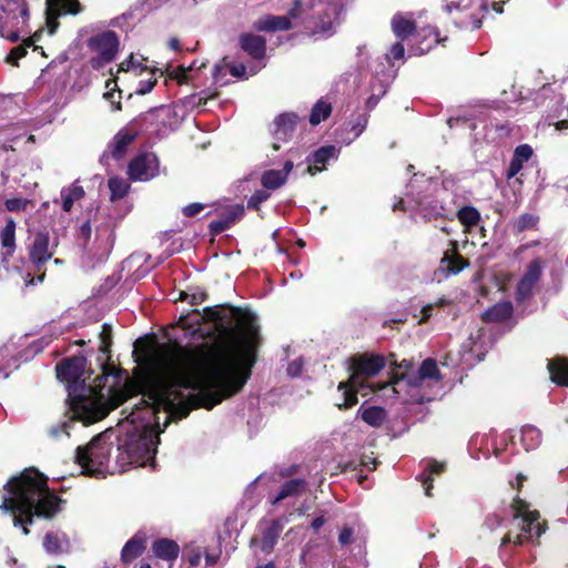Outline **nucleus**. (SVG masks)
I'll list each match as a JSON object with an SVG mask.
<instances>
[{
    "label": "nucleus",
    "instance_id": "22",
    "mask_svg": "<svg viewBox=\"0 0 568 568\" xmlns=\"http://www.w3.org/2000/svg\"><path fill=\"white\" fill-rule=\"evenodd\" d=\"M0 241L2 246V261L7 262L12 256L16 248V222L9 219L6 226L0 232Z\"/></svg>",
    "mask_w": 568,
    "mask_h": 568
},
{
    "label": "nucleus",
    "instance_id": "17",
    "mask_svg": "<svg viewBox=\"0 0 568 568\" xmlns=\"http://www.w3.org/2000/svg\"><path fill=\"white\" fill-rule=\"evenodd\" d=\"M339 150L334 145H326L320 148L312 155L311 164L307 168V172L312 175L322 172L326 169V163L329 160H336L338 156Z\"/></svg>",
    "mask_w": 568,
    "mask_h": 568
},
{
    "label": "nucleus",
    "instance_id": "3",
    "mask_svg": "<svg viewBox=\"0 0 568 568\" xmlns=\"http://www.w3.org/2000/svg\"><path fill=\"white\" fill-rule=\"evenodd\" d=\"M83 371L84 358L82 357L65 358L57 366L58 378L69 383V400L73 418L84 424L94 423L132 397L135 385L130 379L119 386L105 385L111 375L114 383L120 384L121 376L114 373V367L102 364V374L94 379V385L79 382Z\"/></svg>",
    "mask_w": 568,
    "mask_h": 568
},
{
    "label": "nucleus",
    "instance_id": "6",
    "mask_svg": "<svg viewBox=\"0 0 568 568\" xmlns=\"http://www.w3.org/2000/svg\"><path fill=\"white\" fill-rule=\"evenodd\" d=\"M446 11L458 28L476 30L480 28L486 14V3L477 0H450L446 4Z\"/></svg>",
    "mask_w": 568,
    "mask_h": 568
},
{
    "label": "nucleus",
    "instance_id": "21",
    "mask_svg": "<svg viewBox=\"0 0 568 568\" xmlns=\"http://www.w3.org/2000/svg\"><path fill=\"white\" fill-rule=\"evenodd\" d=\"M253 27L257 31H284L292 28V22L288 17L284 16H264L257 19Z\"/></svg>",
    "mask_w": 568,
    "mask_h": 568
},
{
    "label": "nucleus",
    "instance_id": "42",
    "mask_svg": "<svg viewBox=\"0 0 568 568\" xmlns=\"http://www.w3.org/2000/svg\"><path fill=\"white\" fill-rule=\"evenodd\" d=\"M244 211V206L241 204L227 205L221 210V216L225 217L232 225L243 217Z\"/></svg>",
    "mask_w": 568,
    "mask_h": 568
},
{
    "label": "nucleus",
    "instance_id": "5",
    "mask_svg": "<svg viewBox=\"0 0 568 568\" xmlns=\"http://www.w3.org/2000/svg\"><path fill=\"white\" fill-rule=\"evenodd\" d=\"M513 507L515 515L511 529L503 537V546L511 542L520 546L526 541H534V538H538L545 531L542 524L538 521L539 514L530 511L525 501L516 499Z\"/></svg>",
    "mask_w": 568,
    "mask_h": 568
},
{
    "label": "nucleus",
    "instance_id": "56",
    "mask_svg": "<svg viewBox=\"0 0 568 568\" xmlns=\"http://www.w3.org/2000/svg\"><path fill=\"white\" fill-rule=\"evenodd\" d=\"M303 363L301 359L293 361L287 367V374L292 377H296L302 372Z\"/></svg>",
    "mask_w": 568,
    "mask_h": 568
},
{
    "label": "nucleus",
    "instance_id": "37",
    "mask_svg": "<svg viewBox=\"0 0 568 568\" xmlns=\"http://www.w3.org/2000/svg\"><path fill=\"white\" fill-rule=\"evenodd\" d=\"M332 112V106L324 100H318L312 109L310 115V123L312 125H317L322 121L326 120Z\"/></svg>",
    "mask_w": 568,
    "mask_h": 568
},
{
    "label": "nucleus",
    "instance_id": "35",
    "mask_svg": "<svg viewBox=\"0 0 568 568\" xmlns=\"http://www.w3.org/2000/svg\"><path fill=\"white\" fill-rule=\"evenodd\" d=\"M144 550V544L143 540L140 538H132L130 539L121 551V558L124 562H130L136 557H139Z\"/></svg>",
    "mask_w": 568,
    "mask_h": 568
},
{
    "label": "nucleus",
    "instance_id": "36",
    "mask_svg": "<svg viewBox=\"0 0 568 568\" xmlns=\"http://www.w3.org/2000/svg\"><path fill=\"white\" fill-rule=\"evenodd\" d=\"M108 186L111 192V201L123 199L130 190V184L124 179L118 176L110 178Z\"/></svg>",
    "mask_w": 568,
    "mask_h": 568
},
{
    "label": "nucleus",
    "instance_id": "9",
    "mask_svg": "<svg viewBox=\"0 0 568 568\" xmlns=\"http://www.w3.org/2000/svg\"><path fill=\"white\" fill-rule=\"evenodd\" d=\"M88 48L91 52L90 64L99 70L115 58L119 51V38L114 31H102L89 39Z\"/></svg>",
    "mask_w": 568,
    "mask_h": 568
},
{
    "label": "nucleus",
    "instance_id": "52",
    "mask_svg": "<svg viewBox=\"0 0 568 568\" xmlns=\"http://www.w3.org/2000/svg\"><path fill=\"white\" fill-rule=\"evenodd\" d=\"M91 224L89 221L82 223L78 231V237L80 241H82L83 245L87 246L90 236H91Z\"/></svg>",
    "mask_w": 568,
    "mask_h": 568
},
{
    "label": "nucleus",
    "instance_id": "38",
    "mask_svg": "<svg viewBox=\"0 0 568 568\" xmlns=\"http://www.w3.org/2000/svg\"><path fill=\"white\" fill-rule=\"evenodd\" d=\"M145 61L144 58L135 57L134 54H130V57L120 63L118 68V72H134L135 74H141L143 71L148 70V67L143 64Z\"/></svg>",
    "mask_w": 568,
    "mask_h": 568
},
{
    "label": "nucleus",
    "instance_id": "43",
    "mask_svg": "<svg viewBox=\"0 0 568 568\" xmlns=\"http://www.w3.org/2000/svg\"><path fill=\"white\" fill-rule=\"evenodd\" d=\"M116 82L114 80H108L105 88L109 90L104 93V99L108 100L114 110H121V92L115 90Z\"/></svg>",
    "mask_w": 568,
    "mask_h": 568
},
{
    "label": "nucleus",
    "instance_id": "48",
    "mask_svg": "<svg viewBox=\"0 0 568 568\" xmlns=\"http://www.w3.org/2000/svg\"><path fill=\"white\" fill-rule=\"evenodd\" d=\"M31 202L21 197L8 199L6 201V209L10 212L24 211Z\"/></svg>",
    "mask_w": 568,
    "mask_h": 568
},
{
    "label": "nucleus",
    "instance_id": "30",
    "mask_svg": "<svg viewBox=\"0 0 568 568\" xmlns=\"http://www.w3.org/2000/svg\"><path fill=\"white\" fill-rule=\"evenodd\" d=\"M368 123V115L358 113L352 116V119L346 123V131L352 134L348 139H343V142L349 144L352 141L357 139L366 129Z\"/></svg>",
    "mask_w": 568,
    "mask_h": 568
},
{
    "label": "nucleus",
    "instance_id": "28",
    "mask_svg": "<svg viewBox=\"0 0 568 568\" xmlns=\"http://www.w3.org/2000/svg\"><path fill=\"white\" fill-rule=\"evenodd\" d=\"M135 139V133L130 132L129 130H121L113 139V142L111 144L112 148V156L114 159H121L128 146L133 142Z\"/></svg>",
    "mask_w": 568,
    "mask_h": 568
},
{
    "label": "nucleus",
    "instance_id": "24",
    "mask_svg": "<svg viewBox=\"0 0 568 568\" xmlns=\"http://www.w3.org/2000/svg\"><path fill=\"white\" fill-rule=\"evenodd\" d=\"M423 473L418 476V479L422 481L425 495L430 497L432 496V481L435 476L442 474L445 469L444 463H438L436 460H427L424 463L423 466Z\"/></svg>",
    "mask_w": 568,
    "mask_h": 568
},
{
    "label": "nucleus",
    "instance_id": "4",
    "mask_svg": "<svg viewBox=\"0 0 568 568\" xmlns=\"http://www.w3.org/2000/svg\"><path fill=\"white\" fill-rule=\"evenodd\" d=\"M0 509L13 517V525L24 535L33 516L51 518L60 509V498L48 488V478L38 470L26 469L4 486Z\"/></svg>",
    "mask_w": 568,
    "mask_h": 568
},
{
    "label": "nucleus",
    "instance_id": "41",
    "mask_svg": "<svg viewBox=\"0 0 568 568\" xmlns=\"http://www.w3.org/2000/svg\"><path fill=\"white\" fill-rule=\"evenodd\" d=\"M387 82L385 80H377V83L372 88V94L366 100V106L372 110L376 106L379 99L386 93Z\"/></svg>",
    "mask_w": 568,
    "mask_h": 568
},
{
    "label": "nucleus",
    "instance_id": "31",
    "mask_svg": "<svg viewBox=\"0 0 568 568\" xmlns=\"http://www.w3.org/2000/svg\"><path fill=\"white\" fill-rule=\"evenodd\" d=\"M392 29L397 38L404 40L413 33L415 26L410 19L398 13L392 19Z\"/></svg>",
    "mask_w": 568,
    "mask_h": 568
},
{
    "label": "nucleus",
    "instance_id": "40",
    "mask_svg": "<svg viewBox=\"0 0 568 568\" xmlns=\"http://www.w3.org/2000/svg\"><path fill=\"white\" fill-rule=\"evenodd\" d=\"M206 298V293L200 288H190L189 291H181L179 293V300L180 301H186L191 305H199Z\"/></svg>",
    "mask_w": 568,
    "mask_h": 568
},
{
    "label": "nucleus",
    "instance_id": "58",
    "mask_svg": "<svg viewBox=\"0 0 568 568\" xmlns=\"http://www.w3.org/2000/svg\"><path fill=\"white\" fill-rule=\"evenodd\" d=\"M430 311H432V305H426L422 308L420 311V314H422V317L419 318V323H424L426 322L429 317H430Z\"/></svg>",
    "mask_w": 568,
    "mask_h": 568
},
{
    "label": "nucleus",
    "instance_id": "46",
    "mask_svg": "<svg viewBox=\"0 0 568 568\" xmlns=\"http://www.w3.org/2000/svg\"><path fill=\"white\" fill-rule=\"evenodd\" d=\"M36 40L37 34H34L29 41H27L24 45H18L13 48L8 57V61L12 64H17L18 60H20L27 54L26 47L34 45Z\"/></svg>",
    "mask_w": 568,
    "mask_h": 568
},
{
    "label": "nucleus",
    "instance_id": "12",
    "mask_svg": "<svg viewBox=\"0 0 568 568\" xmlns=\"http://www.w3.org/2000/svg\"><path fill=\"white\" fill-rule=\"evenodd\" d=\"M45 19L49 33L53 34L58 28L57 19L64 14H77L81 11L78 0H47Z\"/></svg>",
    "mask_w": 568,
    "mask_h": 568
},
{
    "label": "nucleus",
    "instance_id": "54",
    "mask_svg": "<svg viewBox=\"0 0 568 568\" xmlns=\"http://www.w3.org/2000/svg\"><path fill=\"white\" fill-rule=\"evenodd\" d=\"M155 83L156 79H148L145 81H140L135 92L141 95L146 94L151 92Z\"/></svg>",
    "mask_w": 568,
    "mask_h": 568
},
{
    "label": "nucleus",
    "instance_id": "63",
    "mask_svg": "<svg viewBox=\"0 0 568 568\" xmlns=\"http://www.w3.org/2000/svg\"><path fill=\"white\" fill-rule=\"evenodd\" d=\"M301 7H302V1L297 0L295 2V7L290 11V16L292 18H296L297 17V12H298Z\"/></svg>",
    "mask_w": 568,
    "mask_h": 568
},
{
    "label": "nucleus",
    "instance_id": "16",
    "mask_svg": "<svg viewBox=\"0 0 568 568\" xmlns=\"http://www.w3.org/2000/svg\"><path fill=\"white\" fill-rule=\"evenodd\" d=\"M297 122V116L294 113H284L278 115L274 121L273 134L275 142L273 143V149L278 150L280 141H286L290 139L295 131Z\"/></svg>",
    "mask_w": 568,
    "mask_h": 568
},
{
    "label": "nucleus",
    "instance_id": "50",
    "mask_svg": "<svg viewBox=\"0 0 568 568\" xmlns=\"http://www.w3.org/2000/svg\"><path fill=\"white\" fill-rule=\"evenodd\" d=\"M195 68V64H190L189 67L179 65L171 72V77L176 79L179 82H184L189 78V72H191Z\"/></svg>",
    "mask_w": 568,
    "mask_h": 568
},
{
    "label": "nucleus",
    "instance_id": "20",
    "mask_svg": "<svg viewBox=\"0 0 568 568\" xmlns=\"http://www.w3.org/2000/svg\"><path fill=\"white\" fill-rule=\"evenodd\" d=\"M241 48L254 60H262L265 57V40L256 34L245 33L240 38Z\"/></svg>",
    "mask_w": 568,
    "mask_h": 568
},
{
    "label": "nucleus",
    "instance_id": "10",
    "mask_svg": "<svg viewBox=\"0 0 568 568\" xmlns=\"http://www.w3.org/2000/svg\"><path fill=\"white\" fill-rule=\"evenodd\" d=\"M160 173L159 159L154 153H142L129 164L128 174L133 181H149Z\"/></svg>",
    "mask_w": 568,
    "mask_h": 568
},
{
    "label": "nucleus",
    "instance_id": "11",
    "mask_svg": "<svg viewBox=\"0 0 568 568\" xmlns=\"http://www.w3.org/2000/svg\"><path fill=\"white\" fill-rule=\"evenodd\" d=\"M42 547L48 555L62 556L74 549L75 540L64 530L51 529L44 534Z\"/></svg>",
    "mask_w": 568,
    "mask_h": 568
},
{
    "label": "nucleus",
    "instance_id": "1",
    "mask_svg": "<svg viewBox=\"0 0 568 568\" xmlns=\"http://www.w3.org/2000/svg\"><path fill=\"white\" fill-rule=\"evenodd\" d=\"M257 331L245 324L225 347L165 346L154 363L143 396L120 427L108 429L77 448L82 474L105 476L131 467H154L159 435L170 419L186 417L194 406L213 408L242 389L255 361Z\"/></svg>",
    "mask_w": 568,
    "mask_h": 568
},
{
    "label": "nucleus",
    "instance_id": "61",
    "mask_svg": "<svg viewBox=\"0 0 568 568\" xmlns=\"http://www.w3.org/2000/svg\"><path fill=\"white\" fill-rule=\"evenodd\" d=\"M557 131L568 130V120H561L555 123Z\"/></svg>",
    "mask_w": 568,
    "mask_h": 568
},
{
    "label": "nucleus",
    "instance_id": "39",
    "mask_svg": "<svg viewBox=\"0 0 568 568\" xmlns=\"http://www.w3.org/2000/svg\"><path fill=\"white\" fill-rule=\"evenodd\" d=\"M458 220L460 223L468 227L475 226L480 219L479 212L471 206H464L457 213Z\"/></svg>",
    "mask_w": 568,
    "mask_h": 568
},
{
    "label": "nucleus",
    "instance_id": "23",
    "mask_svg": "<svg viewBox=\"0 0 568 568\" xmlns=\"http://www.w3.org/2000/svg\"><path fill=\"white\" fill-rule=\"evenodd\" d=\"M152 551L160 559L173 561L180 554V547L172 539L161 538L153 542Z\"/></svg>",
    "mask_w": 568,
    "mask_h": 568
},
{
    "label": "nucleus",
    "instance_id": "18",
    "mask_svg": "<svg viewBox=\"0 0 568 568\" xmlns=\"http://www.w3.org/2000/svg\"><path fill=\"white\" fill-rule=\"evenodd\" d=\"M287 519H275L264 528L260 540L261 550L265 554H270L276 545Z\"/></svg>",
    "mask_w": 568,
    "mask_h": 568
},
{
    "label": "nucleus",
    "instance_id": "34",
    "mask_svg": "<svg viewBox=\"0 0 568 568\" xmlns=\"http://www.w3.org/2000/svg\"><path fill=\"white\" fill-rule=\"evenodd\" d=\"M423 40L413 49L415 54H424L428 52L434 44L439 42L438 31L435 28L428 27L423 30Z\"/></svg>",
    "mask_w": 568,
    "mask_h": 568
},
{
    "label": "nucleus",
    "instance_id": "25",
    "mask_svg": "<svg viewBox=\"0 0 568 568\" xmlns=\"http://www.w3.org/2000/svg\"><path fill=\"white\" fill-rule=\"evenodd\" d=\"M550 379L562 386L568 387V361L565 358H554L548 362Z\"/></svg>",
    "mask_w": 568,
    "mask_h": 568
},
{
    "label": "nucleus",
    "instance_id": "47",
    "mask_svg": "<svg viewBox=\"0 0 568 568\" xmlns=\"http://www.w3.org/2000/svg\"><path fill=\"white\" fill-rule=\"evenodd\" d=\"M443 262H447V271L453 274H457L468 266V263L460 255L444 257Z\"/></svg>",
    "mask_w": 568,
    "mask_h": 568
},
{
    "label": "nucleus",
    "instance_id": "53",
    "mask_svg": "<svg viewBox=\"0 0 568 568\" xmlns=\"http://www.w3.org/2000/svg\"><path fill=\"white\" fill-rule=\"evenodd\" d=\"M231 226V223L225 217L212 221L210 227L215 233H222Z\"/></svg>",
    "mask_w": 568,
    "mask_h": 568
},
{
    "label": "nucleus",
    "instance_id": "29",
    "mask_svg": "<svg viewBox=\"0 0 568 568\" xmlns=\"http://www.w3.org/2000/svg\"><path fill=\"white\" fill-rule=\"evenodd\" d=\"M513 313V305L510 302H500L495 304L491 308L483 314L485 322H501L507 320Z\"/></svg>",
    "mask_w": 568,
    "mask_h": 568
},
{
    "label": "nucleus",
    "instance_id": "62",
    "mask_svg": "<svg viewBox=\"0 0 568 568\" xmlns=\"http://www.w3.org/2000/svg\"><path fill=\"white\" fill-rule=\"evenodd\" d=\"M169 47L172 50L178 51V50H180V41L176 38H172L169 41Z\"/></svg>",
    "mask_w": 568,
    "mask_h": 568
},
{
    "label": "nucleus",
    "instance_id": "45",
    "mask_svg": "<svg viewBox=\"0 0 568 568\" xmlns=\"http://www.w3.org/2000/svg\"><path fill=\"white\" fill-rule=\"evenodd\" d=\"M112 327L109 324H103L100 332V352L108 355L111 347Z\"/></svg>",
    "mask_w": 568,
    "mask_h": 568
},
{
    "label": "nucleus",
    "instance_id": "15",
    "mask_svg": "<svg viewBox=\"0 0 568 568\" xmlns=\"http://www.w3.org/2000/svg\"><path fill=\"white\" fill-rule=\"evenodd\" d=\"M29 18V9L23 0H0V20L20 21L24 23Z\"/></svg>",
    "mask_w": 568,
    "mask_h": 568
},
{
    "label": "nucleus",
    "instance_id": "51",
    "mask_svg": "<svg viewBox=\"0 0 568 568\" xmlns=\"http://www.w3.org/2000/svg\"><path fill=\"white\" fill-rule=\"evenodd\" d=\"M405 49L400 42L395 43L390 51L386 54V59L388 62L392 60H400L404 58Z\"/></svg>",
    "mask_w": 568,
    "mask_h": 568
},
{
    "label": "nucleus",
    "instance_id": "44",
    "mask_svg": "<svg viewBox=\"0 0 568 568\" xmlns=\"http://www.w3.org/2000/svg\"><path fill=\"white\" fill-rule=\"evenodd\" d=\"M264 64H257L250 68V72L246 71V67L242 63H231L229 65L230 73L235 78H244L246 79L248 75L257 73Z\"/></svg>",
    "mask_w": 568,
    "mask_h": 568
},
{
    "label": "nucleus",
    "instance_id": "26",
    "mask_svg": "<svg viewBox=\"0 0 568 568\" xmlns=\"http://www.w3.org/2000/svg\"><path fill=\"white\" fill-rule=\"evenodd\" d=\"M531 155L532 149L528 144L517 146L507 171V178H514L523 169L524 162L528 161Z\"/></svg>",
    "mask_w": 568,
    "mask_h": 568
},
{
    "label": "nucleus",
    "instance_id": "55",
    "mask_svg": "<svg viewBox=\"0 0 568 568\" xmlns=\"http://www.w3.org/2000/svg\"><path fill=\"white\" fill-rule=\"evenodd\" d=\"M204 209V205L201 203H192L183 207L182 212L185 216H194L199 214Z\"/></svg>",
    "mask_w": 568,
    "mask_h": 568
},
{
    "label": "nucleus",
    "instance_id": "14",
    "mask_svg": "<svg viewBox=\"0 0 568 568\" xmlns=\"http://www.w3.org/2000/svg\"><path fill=\"white\" fill-rule=\"evenodd\" d=\"M52 255L53 251L50 247L49 235L45 233L37 234L30 251V261L36 271H40L41 266L49 261Z\"/></svg>",
    "mask_w": 568,
    "mask_h": 568
},
{
    "label": "nucleus",
    "instance_id": "19",
    "mask_svg": "<svg viewBox=\"0 0 568 568\" xmlns=\"http://www.w3.org/2000/svg\"><path fill=\"white\" fill-rule=\"evenodd\" d=\"M293 170V162L286 161L282 170H267L261 176L262 185L267 190H276L285 184Z\"/></svg>",
    "mask_w": 568,
    "mask_h": 568
},
{
    "label": "nucleus",
    "instance_id": "27",
    "mask_svg": "<svg viewBox=\"0 0 568 568\" xmlns=\"http://www.w3.org/2000/svg\"><path fill=\"white\" fill-rule=\"evenodd\" d=\"M62 209L64 212H70L73 207L74 202L81 200L84 196V190L77 182L65 186L60 192Z\"/></svg>",
    "mask_w": 568,
    "mask_h": 568
},
{
    "label": "nucleus",
    "instance_id": "59",
    "mask_svg": "<svg viewBox=\"0 0 568 568\" xmlns=\"http://www.w3.org/2000/svg\"><path fill=\"white\" fill-rule=\"evenodd\" d=\"M324 523L325 520L323 516H320L312 521L311 526L315 531H317L324 525Z\"/></svg>",
    "mask_w": 568,
    "mask_h": 568
},
{
    "label": "nucleus",
    "instance_id": "60",
    "mask_svg": "<svg viewBox=\"0 0 568 568\" xmlns=\"http://www.w3.org/2000/svg\"><path fill=\"white\" fill-rule=\"evenodd\" d=\"M416 206L424 214V216H428V212H427L426 205L424 204L423 200L416 199Z\"/></svg>",
    "mask_w": 568,
    "mask_h": 568
},
{
    "label": "nucleus",
    "instance_id": "49",
    "mask_svg": "<svg viewBox=\"0 0 568 568\" xmlns=\"http://www.w3.org/2000/svg\"><path fill=\"white\" fill-rule=\"evenodd\" d=\"M270 192L266 190H257L253 193L247 202V206L257 210L260 204L270 197Z\"/></svg>",
    "mask_w": 568,
    "mask_h": 568
},
{
    "label": "nucleus",
    "instance_id": "8",
    "mask_svg": "<svg viewBox=\"0 0 568 568\" xmlns=\"http://www.w3.org/2000/svg\"><path fill=\"white\" fill-rule=\"evenodd\" d=\"M307 491V483L302 478H293L284 481L276 494L268 497V501L274 507H285L290 515L298 513L304 515L310 506L303 503L296 506L297 499Z\"/></svg>",
    "mask_w": 568,
    "mask_h": 568
},
{
    "label": "nucleus",
    "instance_id": "64",
    "mask_svg": "<svg viewBox=\"0 0 568 568\" xmlns=\"http://www.w3.org/2000/svg\"><path fill=\"white\" fill-rule=\"evenodd\" d=\"M254 568H277L273 561L257 564Z\"/></svg>",
    "mask_w": 568,
    "mask_h": 568
},
{
    "label": "nucleus",
    "instance_id": "13",
    "mask_svg": "<svg viewBox=\"0 0 568 568\" xmlns=\"http://www.w3.org/2000/svg\"><path fill=\"white\" fill-rule=\"evenodd\" d=\"M544 263L540 258L531 261L519 280L516 288V300L523 302L529 298L532 294L535 285L540 280L542 274Z\"/></svg>",
    "mask_w": 568,
    "mask_h": 568
},
{
    "label": "nucleus",
    "instance_id": "57",
    "mask_svg": "<svg viewBox=\"0 0 568 568\" xmlns=\"http://www.w3.org/2000/svg\"><path fill=\"white\" fill-rule=\"evenodd\" d=\"M353 530L348 527L342 529L338 536V540L342 545H348L352 542Z\"/></svg>",
    "mask_w": 568,
    "mask_h": 568
},
{
    "label": "nucleus",
    "instance_id": "33",
    "mask_svg": "<svg viewBox=\"0 0 568 568\" xmlns=\"http://www.w3.org/2000/svg\"><path fill=\"white\" fill-rule=\"evenodd\" d=\"M541 443V433L538 428L531 425L524 426L521 429V444L525 449H536Z\"/></svg>",
    "mask_w": 568,
    "mask_h": 568
},
{
    "label": "nucleus",
    "instance_id": "7",
    "mask_svg": "<svg viewBox=\"0 0 568 568\" xmlns=\"http://www.w3.org/2000/svg\"><path fill=\"white\" fill-rule=\"evenodd\" d=\"M349 2L351 0H311V7L318 8L316 11L318 22L313 33L322 38L332 36Z\"/></svg>",
    "mask_w": 568,
    "mask_h": 568
},
{
    "label": "nucleus",
    "instance_id": "32",
    "mask_svg": "<svg viewBox=\"0 0 568 568\" xmlns=\"http://www.w3.org/2000/svg\"><path fill=\"white\" fill-rule=\"evenodd\" d=\"M362 419L372 427H379L386 419V413L383 408L372 406L367 408L361 407L358 410Z\"/></svg>",
    "mask_w": 568,
    "mask_h": 568
},
{
    "label": "nucleus",
    "instance_id": "2",
    "mask_svg": "<svg viewBox=\"0 0 568 568\" xmlns=\"http://www.w3.org/2000/svg\"><path fill=\"white\" fill-rule=\"evenodd\" d=\"M410 364L406 361L400 364V367L408 368ZM384 367L385 359L381 355H361L354 358L349 379L338 385V390L343 396V403L338 404V407H352L357 403L358 393L366 396L372 392L382 393L381 396L386 399L398 397L403 402L430 400L432 396L425 389L440 381L436 362L427 358L417 372L406 369L389 383L367 382V378L377 375Z\"/></svg>",
    "mask_w": 568,
    "mask_h": 568
}]
</instances>
